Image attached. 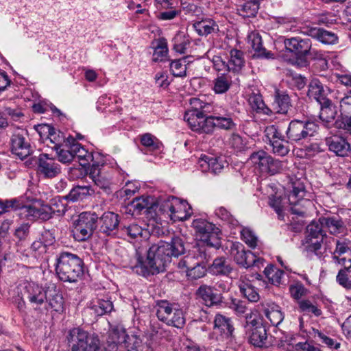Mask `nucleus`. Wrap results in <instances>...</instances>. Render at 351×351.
<instances>
[{
	"label": "nucleus",
	"instance_id": "1",
	"mask_svg": "<svg viewBox=\"0 0 351 351\" xmlns=\"http://www.w3.org/2000/svg\"><path fill=\"white\" fill-rule=\"evenodd\" d=\"M185 251L184 241L179 237H173L170 242L161 241L149 248L145 261L138 256L137 263L133 269L144 277L163 272L173 257L177 258Z\"/></svg>",
	"mask_w": 351,
	"mask_h": 351
},
{
	"label": "nucleus",
	"instance_id": "2",
	"mask_svg": "<svg viewBox=\"0 0 351 351\" xmlns=\"http://www.w3.org/2000/svg\"><path fill=\"white\" fill-rule=\"evenodd\" d=\"M55 271L61 281L76 282L84 274V262L76 254L62 252L56 257Z\"/></svg>",
	"mask_w": 351,
	"mask_h": 351
},
{
	"label": "nucleus",
	"instance_id": "3",
	"mask_svg": "<svg viewBox=\"0 0 351 351\" xmlns=\"http://www.w3.org/2000/svg\"><path fill=\"white\" fill-rule=\"evenodd\" d=\"M69 351H101V341L97 335L89 333L81 328L70 330L67 336Z\"/></svg>",
	"mask_w": 351,
	"mask_h": 351
},
{
	"label": "nucleus",
	"instance_id": "4",
	"mask_svg": "<svg viewBox=\"0 0 351 351\" xmlns=\"http://www.w3.org/2000/svg\"><path fill=\"white\" fill-rule=\"evenodd\" d=\"M324 226L318 221H313L306 227V235L303 243L304 251L309 255L314 254L321 258L325 250H323L322 243L326 234Z\"/></svg>",
	"mask_w": 351,
	"mask_h": 351
},
{
	"label": "nucleus",
	"instance_id": "5",
	"mask_svg": "<svg viewBox=\"0 0 351 351\" xmlns=\"http://www.w3.org/2000/svg\"><path fill=\"white\" fill-rule=\"evenodd\" d=\"M197 251V258L199 259L198 262L193 263L194 257L186 256L178 263V268L186 269V276L191 280H197L206 275L207 271L206 263L210 258L205 246H200Z\"/></svg>",
	"mask_w": 351,
	"mask_h": 351
},
{
	"label": "nucleus",
	"instance_id": "6",
	"mask_svg": "<svg viewBox=\"0 0 351 351\" xmlns=\"http://www.w3.org/2000/svg\"><path fill=\"white\" fill-rule=\"evenodd\" d=\"M283 43L286 51L291 52L295 56L294 59L287 60L289 62L300 67L308 65L307 56L311 52V47H312V42L310 38L291 37L285 38Z\"/></svg>",
	"mask_w": 351,
	"mask_h": 351
},
{
	"label": "nucleus",
	"instance_id": "7",
	"mask_svg": "<svg viewBox=\"0 0 351 351\" xmlns=\"http://www.w3.org/2000/svg\"><path fill=\"white\" fill-rule=\"evenodd\" d=\"M318 128V125L314 121L292 120L285 132L286 141L291 145L299 143L302 140L313 136Z\"/></svg>",
	"mask_w": 351,
	"mask_h": 351
},
{
	"label": "nucleus",
	"instance_id": "8",
	"mask_svg": "<svg viewBox=\"0 0 351 351\" xmlns=\"http://www.w3.org/2000/svg\"><path fill=\"white\" fill-rule=\"evenodd\" d=\"M156 315L159 320L168 326L182 328L185 324V318L182 309L177 304H171L167 300L157 302Z\"/></svg>",
	"mask_w": 351,
	"mask_h": 351
},
{
	"label": "nucleus",
	"instance_id": "9",
	"mask_svg": "<svg viewBox=\"0 0 351 351\" xmlns=\"http://www.w3.org/2000/svg\"><path fill=\"white\" fill-rule=\"evenodd\" d=\"M64 208L56 210L53 206H49L48 204H41L40 207L35 205H23L21 204L18 215L21 219L34 221L37 219L42 220H48L53 217L55 213H63Z\"/></svg>",
	"mask_w": 351,
	"mask_h": 351
},
{
	"label": "nucleus",
	"instance_id": "10",
	"mask_svg": "<svg viewBox=\"0 0 351 351\" xmlns=\"http://www.w3.org/2000/svg\"><path fill=\"white\" fill-rule=\"evenodd\" d=\"M229 253L234 261L242 267L249 268L252 266H259L263 259L249 250H245V247L241 243H232L230 247Z\"/></svg>",
	"mask_w": 351,
	"mask_h": 351
},
{
	"label": "nucleus",
	"instance_id": "11",
	"mask_svg": "<svg viewBox=\"0 0 351 351\" xmlns=\"http://www.w3.org/2000/svg\"><path fill=\"white\" fill-rule=\"evenodd\" d=\"M196 294L208 307H221L225 304L223 294L215 287L202 285Z\"/></svg>",
	"mask_w": 351,
	"mask_h": 351
},
{
	"label": "nucleus",
	"instance_id": "12",
	"mask_svg": "<svg viewBox=\"0 0 351 351\" xmlns=\"http://www.w3.org/2000/svg\"><path fill=\"white\" fill-rule=\"evenodd\" d=\"M119 216L114 212L108 211L103 213L97 221V232L107 237L117 234L119 225Z\"/></svg>",
	"mask_w": 351,
	"mask_h": 351
},
{
	"label": "nucleus",
	"instance_id": "13",
	"mask_svg": "<svg viewBox=\"0 0 351 351\" xmlns=\"http://www.w3.org/2000/svg\"><path fill=\"white\" fill-rule=\"evenodd\" d=\"M37 172L45 178H53L61 173V167L49 154H41L37 161Z\"/></svg>",
	"mask_w": 351,
	"mask_h": 351
},
{
	"label": "nucleus",
	"instance_id": "14",
	"mask_svg": "<svg viewBox=\"0 0 351 351\" xmlns=\"http://www.w3.org/2000/svg\"><path fill=\"white\" fill-rule=\"evenodd\" d=\"M104 167V164L100 165L99 162H93L90 168L89 178L96 186L108 193L110 191L112 178Z\"/></svg>",
	"mask_w": 351,
	"mask_h": 351
},
{
	"label": "nucleus",
	"instance_id": "15",
	"mask_svg": "<svg viewBox=\"0 0 351 351\" xmlns=\"http://www.w3.org/2000/svg\"><path fill=\"white\" fill-rule=\"evenodd\" d=\"M48 286L42 287L34 282H29L25 287L24 296L33 306L42 305L47 296Z\"/></svg>",
	"mask_w": 351,
	"mask_h": 351
},
{
	"label": "nucleus",
	"instance_id": "16",
	"mask_svg": "<svg viewBox=\"0 0 351 351\" xmlns=\"http://www.w3.org/2000/svg\"><path fill=\"white\" fill-rule=\"evenodd\" d=\"M39 133H47V137L49 138L50 142L54 145L51 149L55 150L60 149L62 145L69 142H74V138L71 136L66 137L64 134L60 131H56L55 128L48 124L40 125L36 129Z\"/></svg>",
	"mask_w": 351,
	"mask_h": 351
},
{
	"label": "nucleus",
	"instance_id": "17",
	"mask_svg": "<svg viewBox=\"0 0 351 351\" xmlns=\"http://www.w3.org/2000/svg\"><path fill=\"white\" fill-rule=\"evenodd\" d=\"M11 152L23 160L32 154V147L25 137L20 132H15L10 139Z\"/></svg>",
	"mask_w": 351,
	"mask_h": 351
},
{
	"label": "nucleus",
	"instance_id": "18",
	"mask_svg": "<svg viewBox=\"0 0 351 351\" xmlns=\"http://www.w3.org/2000/svg\"><path fill=\"white\" fill-rule=\"evenodd\" d=\"M155 200L152 197H140L134 199L129 204L130 211L133 212V215H141L143 211L149 217H154V213L156 214Z\"/></svg>",
	"mask_w": 351,
	"mask_h": 351
},
{
	"label": "nucleus",
	"instance_id": "19",
	"mask_svg": "<svg viewBox=\"0 0 351 351\" xmlns=\"http://www.w3.org/2000/svg\"><path fill=\"white\" fill-rule=\"evenodd\" d=\"M258 310L262 312L274 326H278L284 319V314L280 307L271 301H265L260 303Z\"/></svg>",
	"mask_w": 351,
	"mask_h": 351
},
{
	"label": "nucleus",
	"instance_id": "20",
	"mask_svg": "<svg viewBox=\"0 0 351 351\" xmlns=\"http://www.w3.org/2000/svg\"><path fill=\"white\" fill-rule=\"evenodd\" d=\"M320 106V111L319 119L321 120L322 125L326 128H330L335 125V117L337 114V106L329 99L319 103Z\"/></svg>",
	"mask_w": 351,
	"mask_h": 351
},
{
	"label": "nucleus",
	"instance_id": "21",
	"mask_svg": "<svg viewBox=\"0 0 351 351\" xmlns=\"http://www.w3.org/2000/svg\"><path fill=\"white\" fill-rule=\"evenodd\" d=\"M292 187L293 189L288 196L289 204L293 205L291 208V212L292 214L304 217L306 214V210L303 208H298L296 206L305 196L304 186L302 182L298 181L293 183Z\"/></svg>",
	"mask_w": 351,
	"mask_h": 351
},
{
	"label": "nucleus",
	"instance_id": "22",
	"mask_svg": "<svg viewBox=\"0 0 351 351\" xmlns=\"http://www.w3.org/2000/svg\"><path fill=\"white\" fill-rule=\"evenodd\" d=\"M200 166L202 168L207 169L214 175H218L222 170L228 167V163L223 156H210L202 155L200 158Z\"/></svg>",
	"mask_w": 351,
	"mask_h": 351
},
{
	"label": "nucleus",
	"instance_id": "23",
	"mask_svg": "<svg viewBox=\"0 0 351 351\" xmlns=\"http://www.w3.org/2000/svg\"><path fill=\"white\" fill-rule=\"evenodd\" d=\"M326 144L330 152L340 157L348 156L351 153L350 143L340 136H332L325 139Z\"/></svg>",
	"mask_w": 351,
	"mask_h": 351
},
{
	"label": "nucleus",
	"instance_id": "24",
	"mask_svg": "<svg viewBox=\"0 0 351 351\" xmlns=\"http://www.w3.org/2000/svg\"><path fill=\"white\" fill-rule=\"evenodd\" d=\"M248 43L250 44L252 49L254 50L255 53L254 56L262 59H274V54L267 51L263 46L262 43V38L261 35L257 32H251L248 35Z\"/></svg>",
	"mask_w": 351,
	"mask_h": 351
},
{
	"label": "nucleus",
	"instance_id": "25",
	"mask_svg": "<svg viewBox=\"0 0 351 351\" xmlns=\"http://www.w3.org/2000/svg\"><path fill=\"white\" fill-rule=\"evenodd\" d=\"M327 87L319 79L313 78L308 85L307 95L315 99L318 104L328 99L326 95Z\"/></svg>",
	"mask_w": 351,
	"mask_h": 351
},
{
	"label": "nucleus",
	"instance_id": "26",
	"mask_svg": "<svg viewBox=\"0 0 351 351\" xmlns=\"http://www.w3.org/2000/svg\"><path fill=\"white\" fill-rule=\"evenodd\" d=\"M308 34L324 45H335L338 42V36L334 32L319 27H311Z\"/></svg>",
	"mask_w": 351,
	"mask_h": 351
},
{
	"label": "nucleus",
	"instance_id": "27",
	"mask_svg": "<svg viewBox=\"0 0 351 351\" xmlns=\"http://www.w3.org/2000/svg\"><path fill=\"white\" fill-rule=\"evenodd\" d=\"M45 300L53 311L56 312H62L64 308V299L54 284L48 286V293Z\"/></svg>",
	"mask_w": 351,
	"mask_h": 351
},
{
	"label": "nucleus",
	"instance_id": "28",
	"mask_svg": "<svg viewBox=\"0 0 351 351\" xmlns=\"http://www.w3.org/2000/svg\"><path fill=\"white\" fill-rule=\"evenodd\" d=\"M213 329L228 338L232 336L234 327L230 318L221 314H217L213 321Z\"/></svg>",
	"mask_w": 351,
	"mask_h": 351
},
{
	"label": "nucleus",
	"instance_id": "29",
	"mask_svg": "<svg viewBox=\"0 0 351 351\" xmlns=\"http://www.w3.org/2000/svg\"><path fill=\"white\" fill-rule=\"evenodd\" d=\"M173 199H178L173 196H168L166 197H160L157 201H155V208L156 214L154 215V217L160 215H167L171 218V214L176 205V201Z\"/></svg>",
	"mask_w": 351,
	"mask_h": 351
},
{
	"label": "nucleus",
	"instance_id": "30",
	"mask_svg": "<svg viewBox=\"0 0 351 351\" xmlns=\"http://www.w3.org/2000/svg\"><path fill=\"white\" fill-rule=\"evenodd\" d=\"M173 199L176 201V205L171 219L174 222L186 220L191 215V207L186 201H181L179 199Z\"/></svg>",
	"mask_w": 351,
	"mask_h": 351
},
{
	"label": "nucleus",
	"instance_id": "31",
	"mask_svg": "<svg viewBox=\"0 0 351 351\" xmlns=\"http://www.w3.org/2000/svg\"><path fill=\"white\" fill-rule=\"evenodd\" d=\"M319 221L324 228L334 235L342 233L345 229L344 223L339 217H322Z\"/></svg>",
	"mask_w": 351,
	"mask_h": 351
},
{
	"label": "nucleus",
	"instance_id": "32",
	"mask_svg": "<svg viewBox=\"0 0 351 351\" xmlns=\"http://www.w3.org/2000/svg\"><path fill=\"white\" fill-rule=\"evenodd\" d=\"M98 215L95 212H83L74 222L94 232L97 231Z\"/></svg>",
	"mask_w": 351,
	"mask_h": 351
},
{
	"label": "nucleus",
	"instance_id": "33",
	"mask_svg": "<svg viewBox=\"0 0 351 351\" xmlns=\"http://www.w3.org/2000/svg\"><path fill=\"white\" fill-rule=\"evenodd\" d=\"M94 190L88 186H75L63 198L73 202L83 201L88 196L91 195Z\"/></svg>",
	"mask_w": 351,
	"mask_h": 351
},
{
	"label": "nucleus",
	"instance_id": "34",
	"mask_svg": "<svg viewBox=\"0 0 351 351\" xmlns=\"http://www.w3.org/2000/svg\"><path fill=\"white\" fill-rule=\"evenodd\" d=\"M250 332V342L256 347L262 348L265 346L267 339L266 328L263 324H258Z\"/></svg>",
	"mask_w": 351,
	"mask_h": 351
},
{
	"label": "nucleus",
	"instance_id": "35",
	"mask_svg": "<svg viewBox=\"0 0 351 351\" xmlns=\"http://www.w3.org/2000/svg\"><path fill=\"white\" fill-rule=\"evenodd\" d=\"M192 227L195 229L196 234L199 237L200 239L208 238V234L210 233L213 230L217 231V227L215 224L200 218L193 221Z\"/></svg>",
	"mask_w": 351,
	"mask_h": 351
},
{
	"label": "nucleus",
	"instance_id": "36",
	"mask_svg": "<svg viewBox=\"0 0 351 351\" xmlns=\"http://www.w3.org/2000/svg\"><path fill=\"white\" fill-rule=\"evenodd\" d=\"M245 59L243 52L238 49H231L230 60L228 62V71L239 72L244 66Z\"/></svg>",
	"mask_w": 351,
	"mask_h": 351
},
{
	"label": "nucleus",
	"instance_id": "37",
	"mask_svg": "<svg viewBox=\"0 0 351 351\" xmlns=\"http://www.w3.org/2000/svg\"><path fill=\"white\" fill-rule=\"evenodd\" d=\"M193 27L198 34L202 36H206L213 33L215 29H218V25L210 19H202L193 23Z\"/></svg>",
	"mask_w": 351,
	"mask_h": 351
},
{
	"label": "nucleus",
	"instance_id": "38",
	"mask_svg": "<svg viewBox=\"0 0 351 351\" xmlns=\"http://www.w3.org/2000/svg\"><path fill=\"white\" fill-rule=\"evenodd\" d=\"M72 147L73 152L74 154V158L76 157L80 161L83 162H80L81 165L85 166L86 164H88L90 161L95 162L94 161V154L91 152H88L84 147L81 145V144L76 141L75 138H74V142L73 143Z\"/></svg>",
	"mask_w": 351,
	"mask_h": 351
},
{
	"label": "nucleus",
	"instance_id": "39",
	"mask_svg": "<svg viewBox=\"0 0 351 351\" xmlns=\"http://www.w3.org/2000/svg\"><path fill=\"white\" fill-rule=\"evenodd\" d=\"M259 0H250L237 5V10L243 17L255 16L259 9Z\"/></svg>",
	"mask_w": 351,
	"mask_h": 351
},
{
	"label": "nucleus",
	"instance_id": "40",
	"mask_svg": "<svg viewBox=\"0 0 351 351\" xmlns=\"http://www.w3.org/2000/svg\"><path fill=\"white\" fill-rule=\"evenodd\" d=\"M249 104L252 108L259 114L270 115L271 110L265 105L263 97L260 94L252 93L248 99Z\"/></svg>",
	"mask_w": 351,
	"mask_h": 351
},
{
	"label": "nucleus",
	"instance_id": "41",
	"mask_svg": "<svg viewBox=\"0 0 351 351\" xmlns=\"http://www.w3.org/2000/svg\"><path fill=\"white\" fill-rule=\"evenodd\" d=\"M210 268L215 275L228 276L232 271V267L224 257L215 258Z\"/></svg>",
	"mask_w": 351,
	"mask_h": 351
},
{
	"label": "nucleus",
	"instance_id": "42",
	"mask_svg": "<svg viewBox=\"0 0 351 351\" xmlns=\"http://www.w3.org/2000/svg\"><path fill=\"white\" fill-rule=\"evenodd\" d=\"M73 142H69L61 147L60 149H55L58 160L64 164L70 163L74 159V154L73 152Z\"/></svg>",
	"mask_w": 351,
	"mask_h": 351
},
{
	"label": "nucleus",
	"instance_id": "43",
	"mask_svg": "<svg viewBox=\"0 0 351 351\" xmlns=\"http://www.w3.org/2000/svg\"><path fill=\"white\" fill-rule=\"evenodd\" d=\"M264 274L270 283L278 286L281 283L284 271L273 265H268L264 269Z\"/></svg>",
	"mask_w": 351,
	"mask_h": 351
},
{
	"label": "nucleus",
	"instance_id": "44",
	"mask_svg": "<svg viewBox=\"0 0 351 351\" xmlns=\"http://www.w3.org/2000/svg\"><path fill=\"white\" fill-rule=\"evenodd\" d=\"M231 84V77L226 74H221L214 80L213 90L217 94L224 93L229 90Z\"/></svg>",
	"mask_w": 351,
	"mask_h": 351
},
{
	"label": "nucleus",
	"instance_id": "45",
	"mask_svg": "<svg viewBox=\"0 0 351 351\" xmlns=\"http://www.w3.org/2000/svg\"><path fill=\"white\" fill-rule=\"evenodd\" d=\"M173 49L179 53H184L190 44V40L183 32H178L172 40Z\"/></svg>",
	"mask_w": 351,
	"mask_h": 351
},
{
	"label": "nucleus",
	"instance_id": "46",
	"mask_svg": "<svg viewBox=\"0 0 351 351\" xmlns=\"http://www.w3.org/2000/svg\"><path fill=\"white\" fill-rule=\"evenodd\" d=\"M274 103L276 104L277 112L286 114L291 107L290 97L287 94L277 91L275 95Z\"/></svg>",
	"mask_w": 351,
	"mask_h": 351
},
{
	"label": "nucleus",
	"instance_id": "47",
	"mask_svg": "<svg viewBox=\"0 0 351 351\" xmlns=\"http://www.w3.org/2000/svg\"><path fill=\"white\" fill-rule=\"evenodd\" d=\"M250 159L254 165L258 167L262 172H265L266 165H268V160H270V155L263 150H260L252 154Z\"/></svg>",
	"mask_w": 351,
	"mask_h": 351
},
{
	"label": "nucleus",
	"instance_id": "48",
	"mask_svg": "<svg viewBox=\"0 0 351 351\" xmlns=\"http://www.w3.org/2000/svg\"><path fill=\"white\" fill-rule=\"evenodd\" d=\"M91 309L96 315L102 316L113 310V304L109 300L98 299L95 304H93Z\"/></svg>",
	"mask_w": 351,
	"mask_h": 351
},
{
	"label": "nucleus",
	"instance_id": "49",
	"mask_svg": "<svg viewBox=\"0 0 351 351\" xmlns=\"http://www.w3.org/2000/svg\"><path fill=\"white\" fill-rule=\"evenodd\" d=\"M141 144L149 151L158 150L161 143L158 139L150 133H145L139 136Z\"/></svg>",
	"mask_w": 351,
	"mask_h": 351
},
{
	"label": "nucleus",
	"instance_id": "50",
	"mask_svg": "<svg viewBox=\"0 0 351 351\" xmlns=\"http://www.w3.org/2000/svg\"><path fill=\"white\" fill-rule=\"evenodd\" d=\"M184 57L182 59L175 60L170 64V71L175 77H184L186 75V59Z\"/></svg>",
	"mask_w": 351,
	"mask_h": 351
},
{
	"label": "nucleus",
	"instance_id": "51",
	"mask_svg": "<svg viewBox=\"0 0 351 351\" xmlns=\"http://www.w3.org/2000/svg\"><path fill=\"white\" fill-rule=\"evenodd\" d=\"M168 53L167 42L165 38H160L157 42L153 53V60L163 61Z\"/></svg>",
	"mask_w": 351,
	"mask_h": 351
},
{
	"label": "nucleus",
	"instance_id": "52",
	"mask_svg": "<svg viewBox=\"0 0 351 351\" xmlns=\"http://www.w3.org/2000/svg\"><path fill=\"white\" fill-rule=\"evenodd\" d=\"M241 293L251 302H258L260 299L256 288L250 284H245L239 287Z\"/></svg>",
	"mask_w": 351,
	"mask_h": 351
},
{
	"label": "nucleus",
	"instance_id": "53",
	"mask_svg": "<svg viewBox=\"0 0 351 351\" xmlns=\"http://www.w3.org/2000/svg\"><path fill=\"white\" fill-rule=\"evenodd\" d=\"M269 144L272 147L273 152L280 156H286L290 150L288 145L290 143L286 141V138L282 140H275Z\"/></svg>",
	"mask_w": 351,
	"mask_h": 351
},
{
	"label": "nucleus",
	"instance_id": "54",
	"mask_svg": "<svg viewBox=\"0 0 351 351\" xmlns=\"http://www.w3.org/2000/svg\"><path fill=\"white\" fill-rule=\"evenodd\" d=\"M221 231L217 228V231L213 230L208 234V238H203L201 240L206 244L207 247L219 249L221 247Z\"/></svg>",
	"mask_w": 351,
	"mask_h": 351
},
{
	"label": "nucleus",
	"instance_id": "55",
	"mask_svg": "<svg viewBox=\"0 0 351 351\" xmlns=\"http://www.w3.org/2000/svg\"><path fill=\"white\" fill-rule=\"evenodd\" d=\"M73 236L75 240L77 241H84L89 239L92 235L93 232L90 230H88L86 228L81 226L80 225L73 223V228L72 230Z\"/></svg>",
	"mask_w": 351,
	"mask_h": 351
},
{
	"label": "nucleus",
	"instance_id": "56",
	"mask_svg": "<svg viewBox=\"0 0 351 351\" xmlns=\"http://www.w3.org/2000/svg\"><path fill=\"white\" fill-rule=\"evenodd\" d=\"M300 311L305 313H313L315 316L319 317L322 314V311L317 306L314 305L310 300H302L298 302Z\"/></svg>",
	"mask_w": 351,
	"mask_h": 351
},
{
	"label": "nucleus",
	"instance_id": "57",
	"mask_svg": "<svg viewBox=\"0 0 351 351\" xmlns=\"http://www.w3.org/2000/svg\"><path fill=\"white\" fill-rule=\"evenodd\" d=\"M215 128H218L225 130H233L236 124L232 119L230 117L215 116Z\"/></svg>",
	"mask_w": 351,
	"mask_h": 351
},
{
	"label": "nucleus",
	"instance_id": "58",
	"mask_svg": "<svg viewBox=\"0 0 351 351\" xmlns=\"http://www.w3.org/2000/svg\"><path fill=\"white\" fill-rule=\"evenodd\" d=\"M351 243L346 240H337L336 247L332 256H342L344 255L351 254V248L350 247Z\"/></svg>",
	"mask_w": 351,
	"mask_h": 351
},
{
	"label": "nucleus",
	"instance_id": "59",
	"mask_svg": "<svg viewBox=\"0 0 351 351\" xmlns=\"http://www.w3.org/2000/svg\"><path fill=\"white\" fill-rule=\"evenodd\" d=\"M21 204L20 201L16 198L6 200L0 199V215L12 210H18L19 211Z\"/></svg>",
	"mask_w": 351,
	"mask_h": 351
},
{
	"label": "nucleus",
	"instance_id": "60",
	"mask_svg": "<svg viewBox=\"0 0 351 351\" xmlns=\"http://www.w3.org/2000/svg\"><path fill=\"white\" fill-rule=\"evenodd\" d=\"M335 126L351 134V114H341L340 118L335 121Z\"/></svg>",
	"mask_w": 351,
	"mask_h": 351
},
{
	"label": "nucleus",
	"instance_id": "61",
	"mask_svg": "<svg viewBox=\"0 0 351 351\" xmlns=\"http://www.w3.org/2000/svg\"><path fill=\"white\" fill-rule=\"evenodd\" d=\"M265 136L269 139V143L274 142L275 140H282L286 138V134L282 135L281 132L278 131V128L271 125L267 126L265 130Z\"/></svg>",
	"mask_w": 351,
	"mask_h": 351
},
{
	"label": "nucleus",
	"instance_id": "62",
	"mask_svg": "<svg viewBox=\"0 0 351 351\" xmlns=\"http://www.w3.org/2000/svg\"><path fill=\"white\" fill-rule=\"evenodd\" d=\"M141 339L136 335L125 337V344L127 351H138V348L141 345Z\"/></svg>",
	"mask_w": 351,
	"mask_h": 351
},
{
	"label": "nucleus",
	"instance_id": "63",
	"mask_svg": "<svg viewBox=\"0 0 351 351\" xmlns=\"http://www.w3.org/2000/svg\"><path fill=\"white\" fill-rule=\"evenodd\" d=\"M244 242L250 247L255 248L257 245L258 239L255 234L248 228H244L241 232Z\"/></svg>",
	"mask_w": 351,
	"mask_h": 351
},
{
	"label": "nucleus",
	"instance_id": "64",
	"mask_svg": "<svg viewBox=\"0 0 351 351\" xmlns=\"http://www.w3.org/2000/svg\"><path fill=\"white\" fill-rule=\"evenodd\" d=\"M341 114H351V90L340 100Z\"/></svg>",
	"mask_w": 351,
	"mask_h": 351
}]
</instances>
